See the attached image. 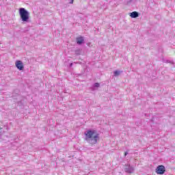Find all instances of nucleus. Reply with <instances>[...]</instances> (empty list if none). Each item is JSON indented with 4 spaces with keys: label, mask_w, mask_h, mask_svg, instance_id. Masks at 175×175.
Wrapping results in <instances>:
<instances>
[{
    "label": "nucleus",
    "mask_w": 175,
    "mask_h": 175,
    "mask_svg": "<svg viewBox=\"0 0 175 175\" xmlns=\"http://www.w3.org/2000/svg\"><path fill=\"white\" fill-rule=\"evenodd\" d=\"M167 64H173V61L166 60Z\"/></svg>",
    "instance_id": "nucleus-10"
},
{
    "label": "nucleus",
    "mask_w": 175,
    "mask_h": 175,
    "mask_svg": "<svg viewBox=\"0 0 175 175\" xmlns=\"http://www.w3.org/2000/svg\"><path fill=\"white\" fill-rule=\"evenodd\" d=\"M100 86V84H99V83H94V87H96V88H99Z\"/></svg>",
    "instance_id": "nucleus-9"
},
{
    "label": "nucleus",
    "mask_w": 175,
    "mask_h": 175,
    "mask_svg": "<svg viewBox=\"0 0 175 175\" xmlns=\"http://www.w3.org/2000/svg\"><path fill=\"white\" fill-rule=\"evenodd\" d=\"M72 66H73V63H71V64H70V67L72 68Z\"/></svg>",
    "instance_id": "nucleus-13"
},
{
    "label": "nucleus",
    "mask_w": 175,
    "mask_h": 175,
    "mask_svg": "<svg viewBox=\"0 0 175 175\" xmlns=\"http://www.w3.org/2000/svg\"><path fill=\"white\" fill-rule=\"evenodd\" d=\"M19 16L21 21H23L24 23H29V12L24 8H19Z\"/></svg>",
    "instance_id": "nucleus-2"
},
{
    "label": "nucleus",
    "mask_w": 175,
    "mask_h": 175,
    "mask_svg": "<svg viewBox=\"0 0 175 175\" xmlns=\"http://www.w3.org/2000/svg\"><path fill=\"white\" fill-rule=\"evenodd\" d=\"M77 44H83V43H84V38H83V37L77 38Z\"/></svg>",
    "instance_id": "nucleus-7"
},
{
    "label": "nucleus",
    "mask_w": 175,
    "mask_h": 175,
    "mask_svg": "<svg viewBox=\"0 0 175 175\" xmlns=\"http://www.w3.org/2000/svg\"><path fill=\"white\" fill-rule=\"evenodd\" d=\"M99 133L96 130H88L85 132V140L90 144V146H95L100 140Z\"/></svg>",
    "instance_id": "nucleus-1"
},
{
    "label": "nucleus",
    "mask_w": 175,
    "mask_h": 175,
    "mask_svg": "<svg viewBox=\"0 0 175 175\" xmlns=\"http://www.w3.org/2000/svg\"><path fill=\"white\" fill-rule=\"evenodd\" d=\"M2 129V128L0 127V131Z\"/></svg>",
    "instance_id": "nucleus-14"
},
{
    "label": "nucleus",
    "mask_w": 175,
    "mask_h": 175,
    "mask_svg": "<svg viewBox=\"0 0 175 175\" xmlns=\"http://www.w3.org/2000/svg\"><path fill=\"white\" fill-rule=\"evenodd\" d=\"M120 74L121 71L116 70L113 72V75L116 77H117V76H120Z\"/></svg>",
    "instance_id": "nucleus-8"
},
{
    "label": "nucleus",
    "mask_w": 175,
    "mask_h": 175,
    "mask_svg": "<svg viewBox=\"0 0 175 175\" xmlns=\"http://www.w3.org/2000/svg\"><path fill=\"white\" fill-rule=\"evenodd\" d=\"M130 17H131V18H137V17H139V12L134 11L133 12H131L129 14Z\"/></svg>",
    "instance_id": "nucleus-6"
},
{
    "label": "nucleus",
    "mask_w": 175,
    "mask_h": 175,
    "mask_svg": "<svg viewBox=\"0 0 175 175\" xmlns=\"http://www.w3.org/2000/svg\"><path fill=\"white\" fill-rule=\"evenodd\" d=\"M134 171H135V168L129 165H127L124 168V172H126V173L132 174L133 173Z\"/></svg>",
    "instance_id": "nucleus-5"
},
{
    "label": "nucleus",
    "mask_w": 175,
    "mask_h": 175,
    "mask_svg": "<svg viewBox=\"0 0 175 175\" xmlns=\"http://www.w3.org/2000/svg\"><path fill=\"white\" fill-rule=\"evenodd\" d=\"M155 172L157 174H164L165 172H166V169L165 168V166L161 165L157 167Z\"/></svg>",
    "instance_id": "nucleus-3"
},
{
    "label": "nucleus",
    "mask_w": 175,
    "mask_h": 175,
    "mask_svg": "<svg viewBox=\"0 0 175 175\" xmlns=\"http://www.w3.org/2000/svg\"><path fill=\"white\" fill-rule=\"evenodd\" d=\"M15 65H16V67L17 68V69H18V70H23L24 64L23 63V62L21 60H17L15 62Z\"/></svg>",
    "instance_id": "nucleus-4"
},
{
    "label": "nucleus",
    "mask_w": 175,
    "mask_h": 175,
    "mask_svg": "<svg viewBox=\"0 0 175 175\" xmlns=\"http://www.w3.org/2000/svg\"><path fill=\"white\" fill-rule=\"evenodd\" d=\"M69 1V3H73V2L75 1V0H68Z\"/></svg>",
    "instance_id": "nucleus-11"
},
{
    "label": "nucleus",
    "mask_w": 175,
    "mask_h": 175,
    "mask_svg": "<svg viewBox=\"0 0 175 175\" xmlns=\"http://www.w3.org/2000/svg\"><path fill=\"white\" fill-rule=\"evenodd\" d=\"M128 154H129L128 152H124V157H126V155H128Z\"/></svg>",
    "instance_id": "nucleus-12"
}]
</instances>
